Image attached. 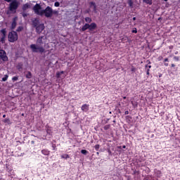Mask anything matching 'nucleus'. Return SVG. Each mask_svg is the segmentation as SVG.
I'll return each instance as SVG.
<instances>
[{
  "mask_svg": "<svg viewBox=\"0 0 180 180\" xmlns=\"http://www.w3.org/2000/svg\"><path fill=\"white\" fill-rule=\"evenodd\" d=\"M33 9L34 12H35L37 15H40L41 16L44 15L46 18H51V16H53V8H51L50 6L46 7L45 10H43L40 5L36 4Z\"/></svg>",
  "mask_w": 180,
  "mask_h": 180,
  "instance_id": "obj_1",
  "label": "nucleus"
},
{
  "mask_svg": "<svg viewBox=\"0 0 180 180\" xmlns=\"http://www.w3.org/2000/svg\"><path fill=\"white\" fill-rule=\"evenodd\" d=\"M43 44V37L39 38L37 41V44H31L30 49L32 53H44V49L41 46Z\"/></svg>",
  "mask_w": 180,
  "mask_h": 180,
  "instance_id": "obj_2",
  "label": "nucleus"
},
{
  "mask_svg": "<svg viewBox=\"0 0 180 180\" xmlns=\"http://www.w3.org/2000/svg\"><path fill=\"white\" fill-rule=\"evenodd\" d=\"M33 25L35 26L37 33H41L44 30V24H39V20H35L33 22Z\"/></svg>",
  "mask_w": 180,
  "mask_h": 180,
  "instance_id": "obj_3",
  "label": "nucleus"
},
{
  "mask_svg": "<svg viewBox=\"0 0 180 180\" xmlns=\"http://www.w3.org/2000/svg\"><path fill=\"white\" fill-rule=\"evenodd\" d=\"M18 40V33L15 31H12L8 34V41L11 43H15Z\"/></svg>",
  "mask_w": 180,
  "mask_h": 180,
  "instance_id": "obj_4",
  "label": "nucleus"
},
{
  "mask_svg": "<svg viewBox=\"0 0 180 180\" xmlns=\"http://www.w3.org/2000/svg\"><path fill=\"white\" fill-rule=\"evenodd\" d=\"M18 6H19V2H18V1L16 0H13L12 2L10 4L9 9L11 12H13V13H15Z\"/></svg>",
  "mask_w": 180,
  "mask_h": 180,
  "instance_id": "obj_5",
  "label": "nucleus"
},
{
  "mask_svg": "<svg viewBox=\"0 0 180 180\" xmlns=\"http://www.w3.org/2000/svg\"><path fill=\"white\" fill-rule=\"evenodd\" d=\"M6 37V30L3 29L0 32V41L4 43L5 41Z\"/></svg>",
  "mask_w": 180,
  "mask_h": 180,
  "instance_id": "obj_6",
  "label": "nucleus"
},
{
  "mask_svg": "<svg viewBox=\"0 0 180 180\" xmlns=\"http://www.w3.org/2000/svg\"><path fill=\"white\" fill-rule=\"evenodd\" d=\"M7 60L8 57L6 56V53H5V51L0 50V62L6 61Z\"/></svg>",
  "mask_w": 180,
  "mask_h": 180,
  "instance_id": "obj_7",
  "label": "nucleus"
},
{
  "mask_svg": "<svg viewBox=\"0 0 180 180\" xmlns=\"http://www.w3.org/2000/svg\"><path fill=\"white\" fill-rule=\"evenodd\" d=\"M16 20H18V17L13 18V21L11 24V29H15L16 27Z\"/></svg>",
  "mask_w": 180,
  "mask_h": 180,
  "instance_id": "obj_8",
  "label": "nucleus"
},
{
  "mask_svg": "<svg viewBox=\"0 0 180 180\" xmlns=\"http://www.w3.org/2000/svg\"><path fill=\"white\" fill-rule=\"evenodd\" d=\"M29 8H32V4L30 3L25 4L23 6L22 9L23 11H26V9H29Z\"/></svg>",
  "mask_w": 180,
  "mask_h": 180,
  "instance_id": "obj_9",
  "label": "nucleus"
},
{
  "mask_svg": "<svg viewBox=\"0 0 180 180\" xmlns=\"http://www.w3.org/2000/svg\"><path fill=\"white\" fill-rule=\"evenodd\" d=\"M96 27V24L94 22L91 23V25H89V30H94Z\"/></svg>",
  "mask_w": 180,
  "mask_h": 180,
  "instance_id": "obj_10",
  "label": "nucleus"
},
{
  "mask_svg": "<svg viewBox=\"0 0 180 180\" xmlns=\"http://www.w3.org/2000/svg\"><path fill=\"white\" fill-rule=\"evenodd\" d=\"M89 29V24H85L84 26L82 27V30L85 32V30Z\"/></svg>",
  "mask_w": 180,
  "mask_h": 180,
  "instance_id": "obj_11",
  "label": "nucleus"
},
{
  "mask_svg": "<svg viewBox=\"0 0 180 180\" xmlns=\"http://www.w3.org/2000/svg\"><path fill=\"white\" fill-rule=\"evenodd\" d=\"M88 109H89L88 105H84L82 107V110H84V112H88Z\"/></svg>",
  "mask_w": 180,
  "mask_h": 180,
  "instance_id": "obj_12",
  "label": "nucleus"
},
{
  "mask_svg": "<svg viewBox=\"0 0 180 180\" xmlns=\"http://www.w3.org/2000/svg\"><path fill=\"white\" fill-rule=\"evenodd\" d=\"M63 74H64V71L58 72L56 73L57 78H61V75H63Z\"/></svg>",
  "mask_w": 180,
  "mask_h": 180,
  "instance_id": "obj_13",
  "label": "nucleus"
},
{
  "mask_svg": "<svg viewBox=\"0 0 180 180\" xmlns=\"http://www.w3.org/2000/svg\"><path fill=\"white\" fill-rule=\"evenodd\" d=\"M143 2H145V4H148L149 5H152L153 0H143Z\"/></svg>",
  "mask_w": 180,
  "mask_h": 180,
  "instance_id": "obj_14",
  "label": "nucleus"
},
{
  "mask_svg": "<svg viewBox=\"0 0 180 180\" xmlns=\"http://www.w3.org/2000/svg\"><path fill=\"white\" fill-rule=\"evenodd\" d=\"M90 6H91V8H93V9H94V10L96 8V6L95 5V3H94V2L90 3Z\"/></svg>",
  "mask_w": 180,
  "mask_h": 180,
  "instance_id": "obj_15",
  "label": "nucleus"
},
{
  "mask_svg": "<svg viewBox=\"0 0 180 180\" xmlns=\"http://www.w3.org/2000/svg\"><path fill=\"white\" fill-rule=\"evenodd\" d=\"M85 20L87 23H91L92 22V19H91V18H86Z\"/></svg>",
  "mask_w": 180,
  "mask_h": 180,
  "instance_id": "obj_16",
  "label": "nucleus"
},
{
  "mask_svg": "<svg viewBox=\"0 0 180 180\" xmlns=\"http://www.w3.org/2000/svg\"><path fill=\"white\" fill-rule=\"evenodd\" d=\"M8 75H5L4 77L2 78V81L5 82V81H8Z\"/></svg>",
  "mask_w": 180,
  "mask_h": 180,
  "instance_id": "obj_17",
  "label": "nucleus"
},
{
  "mask_svg": "<svg viewBox=\"0 0 180 180\" xmlns=\"http://www.w3.org/2000/svg\"><path fill=\"white\" fill-rule=\"evenodd\" d=\"M81 153H82V154H84V155H86V154H88V151L86 150H82Z\"/></svg>",
  "mask_w": 180,
  "mask_h": 180,
  "instance_id": "obj_18",
  "label": "nucleus"
},
{
  "mask_svg": "<svg viewBox=\"0 0 180 180\" xmlns=\"http://www.w3.org/2000/svg\"><path fill=\"white\" fill-rule=\"evenodd\" d=\"M128 4L129 6H133V0H128Z\"/></svg>",
  "mask_w": 180,
  "mask_h": 180,
  "instance_id": "obj_19",
  "label": "nucleus"
},
{
  "mask_svg": "<svg viewBox=\"0 0 180 180\" xmlns=\"http://www.w3.org/2000/svg\"><path fill=\"white\" fill-rule=\"evenodd\" d=\"M22 30H23V27L22 26L18 27V28L17 29V32H22Z\"/></svg>",
  "mask_w": 180,
  "mask_h": 180,
  "instance_id": "obj_20",
  "label": "nucleus"
},
{
  "mask_svg": "<svg viewBox=\"0 0 180 180\" xmlns=\"http://www.w3.org/2000/svg\"><path fill=\"white\" fill-rule=\"evenodd\" d=\"M54 6H56V8H58V6H60V3L58 1L55 2Z\"/></svg>",
  "mask_w": 180,
  "mask_h": 180,
  "instance_id": "obj_21",
  "label": "nucleus"
},
{
  "mask_svg": "<svg viewBox=\"0 0 180 180\" xmlns=\"http://www.w3.org/2000/svg\"><path fill=\"white\" fill-rule=\"evenodd\" d=\"M26 77H27V78H32V73L28 72V73L26 75Z\"/></svg>",
  "mask_w": 180,
  "mask_h": 180,
  "instance_id": "obj_22",
  "label": "nucleus"
},
{
  "mask_svg": "<svg viewBox=\"0 0 180 180\" xmlns=\"http://www.w3.org/2000/svg\"><path fill=\"white\" fill-rule=\"evenodd\" d=\"M174 61H179V57H178V56H174Z\"/></svg>",
  "mask_w": 180,
  "mask_h": 180,
  "instance_id": "obj_23",
  "label": "nucleus"
},
{
  "mask_svg": "<svg viewBox=\"0 0 180 180\" xmlns=\"http://www.w3.org/2000/svg\"><path fill=\"white\" fill-rule=\"evenodd\" d=\"M41 153H42V154H44V155H49V152H47V151H46V150H42Z\"/></svg>",
  "mask_w": 180,
  "mask_h": 180,
  "instance_id": "obj_24",
  "label": "nucleus"
},
{
  "mask_svg": "<svg viewBox=\"0 0 180 180\" xmlns=\"http://www.w3.org/2000/svg\"><path fill=\"white\" fill-rule=\"evenodd\" d=\"M62 158L67 159V158H69V156H68V155H62Z\"/></svg>",
  "mask_w": 180,
  "mask_h": 180,
  "instance_id": "obj_25",
  "label": "nucleus"
},
{
  "mask_svg": "<svg viewBox=\"0 0 180 180\" xmlns=\"http://www.w3.org/2000/svg\"><path fill=\"white\" fill-rule=\"evenodd\" d=\"M99 145H96L95 146V149L96 150H99Z\"/></svg>",
  "mask_w": 180,
  "mask_h": 180,
  "instance_id": "obj_26",
  "label": "nucleus"
},
{
  "mask_svg": "<svg viewBox=\"0 0 180 180\" xmlns=\"http://www.w3.org/2000/svg\"><path fill=\"white\" fill-rule=\"evenodd\" d=\"M12 79H13V81H18V77H13L12 78Z\"/></svg>",
  "mask_w": 180,
  "mask_h": 180,
  "instance_id": "obj_27",
  "label": "nucleus"
},
{
  "mask_svg": "<svg viewBox=\"0 0 180 180\" xmlns=\"http://www.w3.org/2000/svg\"><path fill=\"white\" fill-rule=\"evenodd\" d=\"M132 33H137V30H133Z\"/></svg>",
  "mask_w": 180,
  "mask_h": 180,
  "instance_id": "obj_28",
  "label": "nucleus"
},
{
  "mask_svg": "<svg viewBox=\"0 0 180 180\" xmlns=\"http://www.w3.org/2000/svg\"><path fill=\"white\" fill-rule=\"evenodd\" d=\"M165 62H168V58H165Z\"/></svg>",
  "mask_w": 180,
  "mask_h": 180,
  "instance_id": "obj_29",
  "label": "nucleus"
},
{
  "mask_svg": "<svg viewBox=\"0 0 180 180\" xmlns=\"http://www.w3.org/2000/svg\"><path fill=\"white\" fill-rule=\"evenodd\" d=\"M165 65L166 67H168V63H165Z\"/></svg>",
  "mask_w": 180,
  "mask_h": 180,
  "instance_id": "obj_30",
  "label": "nucleus"
},
{
  "mask_svg": "<svg viewBox=\"0 0 180 180\" xmlns=\"http://www.w3.org/2000/svg\"><path fill=\"white\" fill-rule=\"evenodd\" d=\"M172 67H175V65L174 64H172Z\"/></svg>",
  "mask_w": 180,
  "mask_h": 180,
  "instance_id": "obj_31",
  "label": "nucleus"
},
{
  "mask_svg": "<svg viewBox=\"0 0 180 180\" xmlns=\"http://www.w3.org/2000/svg\"><path fill=\"white\" fill-rule=\"evenodd\" d=\"M122 148H126V146H122Z\"/></svg>",
  "mask_w": 180,
  "mask_h": 180,
  "instance_id": "obj_32",
  "label": "nucleus"
},
{
  "mask_svg": "<svg viewBox=\"0 0 180 180\" xmlns=\"http://www.w3.org/2000/svg\"><path fill=\"white\" fill-rule=\"evenodd\" d=\"M7 2H11V0H6Z\"/></svg>",
  "mask_w": 180,
  "mask_h": 180,
  "instance_id": "obj_33",
  "label": "nucleus"
},
{
  "mask_svg": "<svg viewBox=\"0 0 180 180\" xmlns=\"http://www.w3.org/2000/svg\"><path fill=\"white\" fill-rule=\"evenodd\" d=\"M133 20H136V18L135 17L133 18Z\"/></svg>",
  "mask_w": 180,
  "mask_h": 180,
  "instance_id": "obj_34",
  "label": "nucleus"
},
{
  "mask_svg": "<svg viewBox=\"0 0 180 180\" xmlns=\"http://www.w3.org/2000/svg\"><path fill=\"white\" fill-rule=\"evenodd\" d=\"M175 54H178V51H176V52H175Z\"/></svg>",
  "mask_w": 180,
  "mask_h": 180,
  "instance_id": "obj_35",
  "label": "nucleus"
},
{
  "mask_svg": "<svg viewBox=\"0 0 180 180\" xmlns=\"http://www.w3.org/2000/svg\"><path fill=\"white\" fill-rule=\"evenodd\" d=\"M63 78H65V76H63Z\"/></svg>",
  "mask_w": 180,
  "mask_h": 180,
  "instance_id": "obj_36",
  "label": "nucleus"
},
{
  "mask_svg": "<svg viewBox=\"0 0 180 180\" xmlns=\"http://www.w3.org/2000/svg\"><path fill=\"white\" fill-rule=\"evenodd\" d=\"M165 2H167V1H168V0H165Z\"/></svg>",
  "mask_w": 180,
  "mask_h": 180,
  "instance_id": "obj_37",
  "label": "nucleus"
},
{
  "mask_svg": "<svg viewBox=\"0 0 180 180\" xmlns=\"http://www.w3.org/2000/svg\"><path fill=\"white\" fill-rule=\"evenodd\" d=\"M124 99H126V97H124Z\"/></svg>",
  "mask_w": 180,
  "mask_h": 180,
  "instance_id": "obj_38",
  "label": "nucleus"
},
{
  "mask_svg": "<svg viewBox=\"0 0 180 180\" xmlns=\"http://www.w3.org/2000/svg\"><path fill=\"white\" fill-rule=\"evenodd\" d=\"M3 117H5V115H3Z\"/></svg>",
  "mask_w": 180,
  "mask_h": 180,
  "instance_id": "obj_39",
  "label": "nucleus"
}]
</instances>
